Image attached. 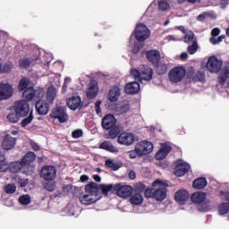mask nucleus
I'll return each instance as SVG.
<instances>
[{
  "instance_id": "1",
  "label": "nucleus",
  "mask_w": 229,
  "mask_h": 229,
  "mask_svg": "<svg viewBox=\"0 0 229 229\" xmlns=\"http://www.w3.org/2000/svg\"><path fill=\"white\" fill-rule=\"evenodd\" d=\"M167 182L160 179H157L153 183V188L145 191L146 198H154L156 201H164L167 198Z\"/></svg>"
},
{
  "instance_id": "2",
  "label": "nucleus",
  "mask_w": 229,
  "mask_h": 229,
  "mask_svg": "<svg viewBox=\"0 0 229 229\" xmlns=\"http://www.w3.org/2000/svg\"><path fill=\"white\" fill-rule=\"evenodd\" d=\"M100 198L101 192L99 191L98 183L91 182L85 186V192L81 196L80 200L83 205H92V203L99 201Z\"/></svg>"
},
{
  "instance_id": "3",
  "label": "nucleus",
  "mask_w": 229,
  "mask_h": 229,
  "mask_svg": "<svg viewBox=\"0 0 229 229\" xmlns=\"http://www.w3.org/2000/svg\"><path fill=\"white\" fill-rule=\"evenodd\" d=\"M131 75L138 81H150L153 78V69L149 66L140 65L138 70L131 69Z\"/></svg>"
},
{
  "instance_id": "4",
  "label": "nucleus",
  "mask_w": 229,
  "mask_h": 229,
  "mask_svg": "<svg viewBox=\"0 0 229 229\" xmlns=\"http://www.w3.org/2000/svg\"><path fill=\"white\" fill-rule=\"evenodd\" d=\"M191 201L197 205H203L200 208L201 212H208L210 210V200L207 199V193L203 191H197L191 195Z\"/></svg>"
},
{
  "instance_id": "5",
  "label": "nucleus",
  "mask_w": 229,
  "mask_h": 229,
  "mask_svg": "<svg viewBox=\"0 0 229 229\" xmlns=\"http://www.w3.org/2000/svg\"><path fill=\"white\" fill-rule=\"evenodd\" d=\"M133 35L138 42H145L151 37V31L144 23H138L134 29Z\"/></svg>"
},
{
  "instance_id": "6",
  "label": "nucleus",
  "mask_w": 229,
  "mask_h": 229,
  "mask_svg": "<svg viewBox=\"0 0 229 229\" xmlns=\"http://www.w3.org/2000/svg\"><path fill=\"white\" fill-rule=\"evenodd\" d=\"M136 151L139 153V157H148L153 153V143L148 140H141L135 144Z\"/></svg>"
},
{
  "instance_id": "7",
  "label": "nucleus",
  "mask_w": 229,
  "mask_h": 229,
  "mask_svg": "<svg viewBox=\"0 0 229 229\" xmlns=\"http://www.w3.org/2000/svg\"><path fill=\"white\" fill-rule=\"evenodd\" d=\"M223 67V60L217 58L216 55L208 57L207 62V69L211 74H217Z\"/></svg>"
},
{
  "instance_id": "8",
  "label": "nucleus",
  "mask_w": 229,
  "mask_h": 229,
  "mask_svg": "<svg viewBox=\"0 0 229 229\" xmlns=\"http://www.w3.org/2000/svg\"><path fill=\"white\" fill-rule=\"evenodd\" d=\"M185 74H187L185 68L183 66H177L169 72L168 78L173 83H180L185 78Z\"/></svg>"
},
{
  "instance_id": "9",
  "label": "nucleus",
  "mask_w": 229,
  "mask_h": 229,
  "mask_svg": "<svg viewBox=\"0 0 229 229\" xmlns=\"http://www.w3.org/2000/svg\"><path fill=\"white\" fill-rule=\"evenodd\" d=\"M13 112L21 117H26L30 114V104L26 100H19L13 106Z\"/></svg>"
},
{
  "instance_id": "10",
  "label": "nucleus",
  "mask_w": 229,
  "mask_h": 229,
  "mask_svg": "<svg viewBox=\"0 0 229 229\" xmlns=\"http://www.w3.org/2000/svg\"><path fill=\"white\" fill-rule=\"evenodd\" d=\"M189 169H191V165H189L187 162L183 161L182 159H178L175 162V167H174V174L175 176L181 177L185 176L187 173H189Z\"/></svg>"
},
{
  "instance_id": "11",
  "label": "nucleus",
  "mask_w": 229,
  "mask_h": 229,
  "mask_svg": "<svg viewBox=\"0 0 229 229\" xmlns=\"http://www.w3.org/2000/svg\"><path fill=\"white\" fill-rule=\"evenodd\" d=\"M41 178L46 180V182H49L56 178V167L53 165H45L41 168L40 173Z\"/></svg>"
},
{
  "instance_id": "12",
  "label": "nucleus",
  "mask_w": 229,
  "mask_h": 229,
  "mask_svg": "<svg viewBox=\"0 0 229 229\" xmlns=\"http://www.w3.org/2000/svg\"><path fill=\"white\" fill-rule=\"evenodd\" d=\"M217 83L220 87H229V62L221 70L217 78Z\"/></svg>"
},
{
  "instance_id": "13",
  "label": "nucleus",
  "mask_w": 229,
  "mask_h": 229,
  "mask_svg": "<svg viewBox=\"0 0 229 229\" xmlns=\"http://www.w3.org/2000/svg\"><path fill=\"white\" fill-rule=\"evenodd\" d=\"M26 165L21 162H13L9 165L10 173H19L21 171L22 174H31L33 168L30 167V170H25Z\"/></svg>"
},
{
  "instance_id": "14",
  "label": "nucleus",
  "mask_w": 229,
  "mask_h": 229,
  "mask_svg": "<svg viewBox=\"0 0 229 229\" xmlns=\"http://www.w3.org/2000/svg\"><path fill=\"white\" fill-rule=\"evenodd\" d=\"M117 142L121 146H131L135 142V135L131 132H122L118 136Z\"/></svg>"
},
{
  "instance_id": "15",
  "label": "nucleus",
  "mask_w": 229,
  "mask_h": 229,
  "mask_svg": "<svg viewBox=\"0 0 229 229\" xmlns=\"http://www.w3.org/2000/svg\"><path fill=\"white\" fill-rule=\"evenodd\" d=\"M13 96V87L8 83H0V101L10 99Z\"/></svg>"
},
{
  "instance_id": "16",
  "label": "nucleus",
  "mask_w": 229,
  "mask_h": 229,
  "mask_svg": "<svg viewBox=\"0 0 229 229\" xmlns=\"http://www.w3.org/2000/svg\"><path fill=\"white\" fill-rule=\"evenodd\" d=\"M66 105L70 110H81L83 102H81V97L74 95L66 100Z\"/></svg>"
},
{
  "instance_id": "17",
  "label": "nucleus",
  "mask_w": 229,
  "mask_h": 229,
  "mask_svg": "<svg viewBox=\"0 0 229 229\" xmlns=\"http://www.w3.org/2000/svg\"><path fill=\"white\" fill-rule=\"evenodd\" d=\"M42 96H44V89H40L38 90H36L33 88H28L27 89H25V91L22 94V98L23 99H25V101H31V99H33V98H42Z\"/></svg>"
},
{
  "instance_id": "18",
  "label": "nucleus",
  "mask_w": 229,
  "mask_h": 229,
  "mask_svg": "<svg viewBox=\"0 0 229 229\" xmlns=\"http://www.w3.org/2000/svg\"><path fill=\"white\" fill-rule=\"evenodd\" d=\"M171 149H173L171 145L167 143L161 144L160 148L155 155L156 159L164 160V158H165L169 155V153H171Z\"/></svg>"
},
{
  "instance_id": "19",
  "label": "nucleus",
  "mask_w": 229,
  "mask_h": 229,
  "mask_svg": "<svg viewBox=\"0 0 229 229\" xmlns=\"http://www.w3.org/2000/svg\"><path fill=\"white\" fill-rule=\"evenodd\" d=\"M50 117L53 119H58L60 123H65L67 121V114L64 107H55L50 114Z\"/></svg>"
},
{
  "instance_id": "20",
  "label": "nucleus",
  "mask_w": 229,
  "mask_h": 229,
  "mask_svg": "<svg viewBox=\"0 0 229 229\" xmlns=\"http://www.w3.org/2000/svg\"><path fill=\"white\" fill-rule=\"evenodd\" d=\"M15 138L10 134H6L2 140L1 146L5 151H10V149H13L15 147Z\"/></svg>"
},
{
  "instance_id": "21",
  "label": "nucleus",
  "mask_w": 229,
  "mask_h": 229,
  "mask_svg": "<svg viewBox=\"0 0 229 229\" xmlns=\"http://www.w3.org/2000/svg\"><path fill=\"white\" fill-rule=\"evenodd\" d=\"M116 123H117V120L115 119L114 114H106L102 119V126L104 130H110L111 128H114Z\"/></svg>"
},
{
  "instance_id": "22",
  "label": "nucleus",
  "mask_w": 229,
  "mask_h": 229,
  "mask_svg": "<svg viewBox=\"0 0 229 229\" xmlns=\"http://www.w3.org/2000/svg\"><path fill=\"white\" fill-rule=\"evenodd\" d=\"M174 199L179 205H185L189 201V191L186 190H179L174 195Z\"/></svg>"
},
{
  "instance_id": "23",
  "label": "nucleus",
  "mask_w": 229,
  "mask_h": 229,
  "mask_svg": "<svg viewBox=\"0 0 229 229\" xmlns=\"http://www.w3.org/2000/svg\"><path fill=\"white\" fill-rule=\"evenodd\" d=\"M115 189L119 198H130L131 196L132 190L130 185H117Z\"/></svg>"
},
{
  "instance_id": "24",
  "label": "nucleus",
  "mask_w": 229,
  "mask_h": 229,
  "mask_svg": "<svg viewBox=\"0 0 229 229\" xmlns=\"http://www.w3.org/2000/svg\"><path fill=\"white\" fill-rule=\"evenodd\" d=\"M36 111L39 115H47L49 112V102L38 100L36 103Z\"/></svg>"
},
{
  "instance_id": "25",
  "label": "nucleus",
  "mask_w": 229,
  "mask_h": 229,
  "mask_svg": "<svg viewBox=\"0 0 229 229\" xmlns=\"http://www.w3.org/2000/svg\"><path fill=\"white\" fill-rule=\"evenodd\" d=\"M119 98H121V88H119L118 86H114L110 89L107 94V99L111 103H115V101H117Z\"/></svg>"
},
{
  "instance_id": "26",
  "label": "nucleus",
  "mask_w": 229,
  "mask_h": 229,
  "mask_svg": "<svg viewBox=\"0 0 229 229\" xmlns=\"http://www.w3.org/2000/svg\"><path fill=\"white\" fill-rule=\"evenodd\" d=\"M98 92L99 88L98 87V83L96 81H91L86 89L89 99H94V98L98 96Z\"/></svg>"
},
{
  "instance_id": "27",
  "label": "nucleus",
  "mask_w": 229,
  "mask_h": 229,
  "mask_svg": "<svg viewBox=\"0 0 229 229\" xmlns=\"http://www.w3.org/2000/svg\"><path fill=\"white\" fill-rule=\"evenodd\" d=\"M140 90V85L137 81L129 82L126 84L124 88L125 94H139Z\"/></svg>"
},
{
  "instance_id": "28",
  "label": "nucleus",
  "mask_w": 229,
  "mask_h": 229,
  "mask_svg": "<svg viewBox=\"0 0 229 229\" xmlns=\"http://www.w3.org/2000/svg\"><path fill=\"white\" fill-rule=\"evenodd\" d=\"M37 156L33 152H29L27 155L21 159V162L24 164L25 167L32 168V173L35 171V167L30 165L31 163L35 162Z\"/></svg>"
},
{
  "instance_id": "29",
  "label": "nucleus",
  "mask_w": 229,
  "mask_h": 229,
  "mask_svg": "<svg viewBox=\"0 0 229 229\" xmlns=\"http://www.w3.org/2000/svg\"><path fill=\"white\" fill-rule=\"evenodd\" d=\"M99 148L105 149V151H108L109 153H119V148L114 146V144L108 140L100 143Z\"/></svg>"
},
{
  "instance_id": "30",
  "label": "nucleus",
  "mask_w": 229,
  "mask_h": 229,
  "mask_svg": "<svg viewBox=\"0 0 229 229\" xmlns=\"http://www.w3.org/2000/svg\"><path fill=\"white\" fill-rule=\"evenodd\" d=\"M46 98L48 105H53V102L56 99V89L54 86L47 88Z\"/></svg>"
},
{
  "instance_id": "31",
  "label": "nucleus",
  "mask_w": 229,
  "mask_h": 229,
  "mask_svg": "<svg viewBox=\"0 0 229 229\" xmlns=\"http://www.w3.org/2000/svg\"><path fill=\"white\" fill-rule=\"evenodd\" d=\"M147 58L152 64H158V60H160V52L158 50H150L147 53Z\"/></svg>"
},
{
  "instance_id": "32",
  "label": "nucleus",
  "mask_w": 229,
  "mask_h": 229,
  "mask_svg": "<svg viewBox=\"0 0 229 229\" xmlns=\"http://www.w3.org/2000/svg\"><path fill=\"white\" fill-rule=\"evenodd\" d=\"M193 189H197L198 191L201 190V189H205V187H207V179L205 178H199L196 179L193 182Z\"/></svg>"
},
{
  "instance_id": "33",
  "label": "nucleus",
  "mask_w": 229,
  "mask_h": 229,
  "mask_svg": "<svg viewBox=\"0 0 229 229\" xmlns=\"http://www.w3.org/2000/svg\"><path fill=\"white\" fill-rule=\"evenodd\" d=\"M144 201V197L140 193H134L131 197V203L132 205H140Z\"/></svg>"
},
{
  "instance_id": "34",
  "label": "nucleus",
  "mask_w": 229,
  "mask_h": 229,
  "mask_svg": "<svg viewBox=\"0 0 229 229\" xmlns=\"http://www.w3.org/2000/svg\"><path fill=\"white\" fill-rule=\"evenodd\" d=\"M229 212V203L228 202H224L221 203L218 206V214L219 216H226Z\"/></svg>"
},
{
  "instance_id": "35",
  "label": "nucleus",
  "mask_w": 229,
  "mask_h": 229,
  "mask_svg": "<svg viewBox=\"0 0 229 229\" xmlns=\"http://www.w3.org/2000/svg\"><path fill=\"white\" fill-rule=\"evenodd\" d=\"M19 119H21V116L17 114V113L11 112L9 114H7V121L9 123H13V124H15L16 123H19Z\"/></svg>"
},
{
  "instance_id": "36",
  "label": "nucleus",
  "mask_w": 229,
  "mask_h": 229,
  "mask_svg": "<svg viewBox=\"0 0 229 229\" xmlns=\"http://www.w3.org/2000/svg\"><path fill=\"white\" fill-rule=\"evenodd\" d=\"M19 203L21 205H30L31 203V197L29 194H23L19 197Z\"/></svg>"
},
{
  "instance_id": "37",
  "label": "nucleus",
  "mask_w": 229,
  "mask_h": 229,
  "mask_svg": "<svg viewBox=\"0 0 229 229\" xmlns=\"http://www.w3.org/2000/svg\"><path fill=\"white\" fill-rule=\"evenodd\" d=\"M157 71L158 74H165L167 72V64L162 62L157 63Z\"/></svg>"
},
{
  "instance_id": "38",
  "label": "nucleus",
  "mask_w": 229,
  "mask_h": 229,
  "mask_svg": "<svg viewBox=\"0 0 229 229\" xmlns=\"http://www.w3.org/2000/svg\"><path fill=\"white\" fill-rule=\"evenodd\" d=\"M158 8L162 10V12H167V10L171 9V5H169V3L165 0H159Z\"/></svg>"
},
{
  "instance_id": "39",
  "label": "nucleus",
  "mask_w": 229,
  "mask_h": 229,
  "mask_svg": "<svg viewBox=\"0 0 229 229\" xmlns=\"http://www.w3.org/2000/svg\"><path fill=\"white\" fill-rule=\"evenodd\" d=\"M106 166L109 167L113 171H117L121 166L114 162L112 159H107L106 161Z\"/></svg>"
},
{
  "instance_id": "40",
  "label": "nucleus",
  "mask_w": 229,
  "mask_h": 229,
  "mask_svg": "<svg viewBox=\"0 0 229 229\" xmlns=\"http://www.w3.org/2000/svg\"><path fill=\"white\" fill-rule=\"evenodd\" d=\"M114 189V185L112 184H104L101 186L102 194L104 196H108V192Z\"/></svg>"
},
{
  "instance_id": "41",
  "label": "nucleus",
  "mask_w": 229,
  "mask_h": 229,
  "mask_svg": "<svg viewBox=\"0 0 229 229\" xmlns=\"http://www.w3.org/2000/svg\"><path fill=\"white\" fill-rule=\"evenodd\" d=\"M225 38H226V36L225 35H221L217 38H210L209 42H211V44L213 46H217V44H221V41L225 40Z\"/></svg>"
},
{
  "instance_id": "42",
  "label": "nucleus",
  "mask_w": 229,
  "mask_h": 229,
  "mask_svg": "<svg viewBox=\"0 0 229 229\" xmlns=\"http://www.w3.org/2000/svg\"><path fill=\"white\" fill-rule=\"evenodd\" d=\"M17 191V186L13 183L7 184L4 188L6 194H13Z\"/></svg>"
},
{
  "instance_id": "43",
  "label": "nucleus",
  "mask_w": 229,
  "mask_h": 229,
  "mask_svg": "<svg viewBox=\"0 0 229 229\" xmlns=\"http://www.w3.org/2000/svg\"><path fill=\"white\" fill-rule=\"evenodd\" d=\"M117 135H119V129L114 127H112L109 131V135L107 139H116Z\"/></svg>"
},
{
  "instance_id": "44",
  "label": "nucleus",
  "mask_w": 229,
  "mask_h": 229,
  "mask_svg": "<svg viewBox=\"0 0 229 229\" xmlns=\"http://www.w3.org/2000/svg\"><path fill=\"white\" fill-rule=\"evenodd\" d=\"M72 81V79H71L70 77H66L64 79V82L62 89L63 94H65V92H67V88L69 87V85H71Z\"/></svg>"
},
{
  "instance_id": "45",
  "label": "nucleus",
  "mask_w": 229,
  "mask_h": 229,
  "mask_svg": "<svg viewBox=\"0 0 229 229\" xmlns=\"http://www.w3.org/2000/svg\"><path fill=\"white\" fill-rule=\"evenodd\" d=\"M31 121H33V113L30 112L29 117L25 118L21 122V126L25 128L28 124H30Z\"/></svg>"
},
{
  "instance_id": "46",
  "label": "nucleus",
  "mask_w": 229,
  "mask_h": 229,
  "mask_svg": "<svg viewBox=\"0 0 229 229\" xmlns=\"http://www.w3.org/2000/svg\"><path fill=\"white\" fill-rule=\"evenodd\" d=\"M196 51H198V42L193 41L192 45L188 47V53L190 55H194Z\"/></svg>"
},
{
  "instance_id": "47",
  "label": "nucleus",
  "mask_w": 229,
  "mask_h": 229,
  "mask_svg": "<svg viewBox=\"0 0 229 229\" xmlns=\"http://www.w3.org/2000/svg\"><path fill=\"white\" fill-rule=\"evenodd\" d=\"M29 85H30V80L21 79L19 84V90H24V89H26V87H28Z\"/></svg>"
},
{
  "instance_id": "48",
  "label": "nucleus",
  "mask_w": 229,
  "mask_h": 229,
  "mask_svg": "<svg viewBox=\"0 0 229 229\" xmlns=\"http://www.w3.org/2000/svg\"><path fill=\"white\" fill-rule=\"evenodd\" d=\"M31 65V61L30 59H22L20 61V67L23 69H28Z\"/></svg>"
},
{
  "instance_id": "49",
  "label": "nucleus",
  "mask_w": 229,
  "mask_h": 229,
  "mask_svg": "<svg viewBox=\"0 0 229 229\" xmlns=\"http://www.w3.org/2000/svg\"><path fill=\"white\" fill-rule=\"evenodd\" d=\"M194 40V32L188 31L184 37V42L189 43L192 42Z\"/></svg>"
},
{
  "instance_id": "50",
  "label": "nucleus",
  "mask_w": 229,
  "mask_h": 229,
  "mask_svg": "<svg viewBox=\"0 0 229 229\" xmlns=\"http://www.w3.org/2000/svg\"><path fill=\"white\" fill-rule=\"evenodd\" d=\"M56 185L55 184V182H47L44 185V188L46 189V191H48V192H53V191H55Z\"/></svg>"
},
{
  "instance_id": "51",
  "label": "nucleus",
  "mask_w": 229,
  "mask_h": 229,
  "mask_svg": "<svg viewBox=\"0 0 229 229\" xmlns=\"http://www.w3.org/2000/svg\"><path fill=\"white\" fill-rule=\"evenodd\" d=\"M10 169V165L6 163V161H3L0 163V173H6Z\"/></svg>"
},
{
  "instance_id": "52",
  "label": "nucleus",
  "mask_w": 229,
  "mask_h": 229,
  "mask_svg": "<svg viewBox=\"0 0 229 229\" xmlns=\"http://www.w3.org/2000/svg\"><path fill=\"white\" fill-rule=\"evenodd\" d=\"M193 80L194 81H203V80H205V73L201 72H198L195 77H193Z\"/></svg>"
},
{
  "instance_id": "53",
  "label": "nucleus",
  "mask_w": 229,
  "mask_h": 229,
  "mask_svg": "<svg viewBox=\"0 0 229 229\" xmlns=\"http://www.w3.org/2000/svg\"><path fill=\"white\" fill-rule=\"evenodd\" d=\"M142 47H144V44L135 43L132 47V53H134V54L139 53Z\"/></svg>"
},
{
  "instance_id": "54",
  "label": "nucleus",
  "mask_w": 229,
  "mask_h": 229,
  "mask_svg": "<svg viewBox=\"0 0 229 229\" xmlns=\"http://www.w3.org/2000/svg\"><path fill=\"white\" fill-rule=\"evenodd\" d=\"M72 135L73 139H80V137H81L83 135V131L77 129L72 131Z\"/></svg>"
},
{
  "instance_id": "55",
  "label": "nucleus",
  "mask_w": 229,
  "mask_h": 229,
  "mask_svg": "<svg viewBox=\"0 0 229 229\" xmlns=\"http://www.w3.org/2000/svg\"><path fill=\"white\" fill-rule=\"evenodd\" d=\"M130 158H137L139 157V153L137 152V147H134L133 150L128 152Z\"/></svg>"
},
{
  "instance_id": "56",
  "label": "nucleus",
  "mask_w": 229,
  "mask_h": 229,
  "mask_svg": "<svg viewBox=\"0 0 229 229\" xmlns=\"http://www.w3.org/2000/svg\"><path fill=\"white\" fill-rule=\"evenodd\" d=\"M130 111V104H123L120 108L119 112L122 114H126V112Z\"/></svg>"
},
{
  "instance_id": "57",
  "label": "nucleus",
  "mask_w": 229,
  "mask_h": 229,
  "mask_svg": "<svg viewBox=\"0 0 229 229\" xmlns=\"http://www.w3.org/2000/svg\"><path fill=\"white\" fill-rule=\"evenodd\" d=\"M12 69H13V64H4L2 68V72H10Z\"/></svg>"
},
{
  "instance_id": "58",
  "label": "nucleus",
  "mask_w": 229,
  "mask_h": 229,
  "mask_svg": "<svg viewBox=\"0 0 229 229\" xmlns=\"http://www.w3.org/2000/svg\"><path fill=\"white\" fill-rule=\"evenodd\" d=\"M165 40H166V42H176L177 40H180V38L170 35L167 36Z\"/></svg>"
},
{
  "instance_id": "59",
  "label": "nucleus",
  "mask_w": 229,
  "mask_h": 229,
  "mask_svg": "<svg viewBox=\"0 0 229 229\" xmlns=\"http://www.w3.org/2000/svg\"><path fill=\"white\" fill-rule=\"evenodd\" d=\"M221 33V30L219 28H215L211 30V38H216Z\"/></svg>"
},
{
  "instance_id": "60",
  "label": "nucleus",
  "mask_w": 229,
  "mask_h": 229,
  "mask_svg": "<svg viewBox=\"0 0 229 229\" xmlns=\"http://www.w3.org/2000/svg\"><path fill=\"white\" fill-rule=\"evenodd\" d=\"M100 106H101V101H97L95 103V110H96L98 115H99L101 114V107Z\"/></svg>"
},
{
  "instance_id": "61",
  "label": "nucleus",
  "mask_w": 229,
  "mask_h": 229,
  "mask_svg": "<svg viewBox=\"0 0 229 229\" xmlns=\"http://www.w3.org/2000/svg\"><path fill=\"white\" fill-rule=\"evenodd\" d=\"M28 182V179H18V183H20L21 187H26Z\"/></svg>"
},
{
  "instance_id": "62",
  "label": "nucleus",
  "mask_w": 229,
  "mask_h": 229,
  "mask_svg": "<svg viewBox=\"0 0 229 229\" xmlns=\"http://www.w3.org/2000/svg\"><path fill=\"white\" fill-rule=\"evenodd\" d=\"M30 144L34 151H38L40 149V146H38L36 142L31 141Z\"/></svg>"
},
{
  "instance_id": "63",
  "label": "nucleus",
  "mask_w": 229,
  "mask_h": 229,
  "mask_svg": "<svg viewBox=\"0 0 229 229\" xmlns=\"http://www.w3.org/2000/svg\"><path fill=\"white\" fill-rule=\"evenodd\" d=\"M208 15V13H204L199 15V16H198V21H203V20H205V18H206Z\"/></svg>"
},
{
  "instance_id": "64",
  "label": "nucleus",
  "mask_w": 229,
  "mask_h": 229,
  "mask_svg": "<svg viewBox=\"0 0 229 229\" xmlns=\"http://www.w3.org/2000/svg\"><path fill=\"white\" fill-rule=\"evenodd\" d=\"M81 182H89V176L88 175H81Z\"/></svg>"
}]
</instances>
